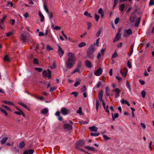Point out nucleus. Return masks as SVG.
<instances>
[{
    "mask_svg": "<svg viewBox=\"0 0 154 154\" xmlns=\"http://www.w3.org/2000/svg\"><path fill=\"white\" fill-rule=\"evenodd\" d=\"M68 58L66 62V67L69 69H71L75 65V62L76 60L74 54L70 52L68 54Z\"/></svg>",
    "mask_w": 154,
    "mask_h": 154,
    "instance_id": "nucleus-1",
    "label": "nucleus"
},
{
    "mask_svg": "<svg viewBox=\"0 0 154 154\" xmlns=\"http://www.w3.org/2000/svg\"><path fill=\"white\" fill-rule=\"evenodd\" d=\"M85 142L83 140H80L78 141L76 144V149H80L82 151L85 152L82 149H80V148L83 146L85 144Z\"/></svg>",
    "mask_w": 154,
    "mask_h": 154,
    "instance_id": "nucleus-2",
    "label": "nucleus"
},
{
    "mask_svg": "<svg viewBox=\"0 0 154 154\" xmlns=\"http://www.w3.org/2000/svg\"><path fill=\"white\" fill-rule=\"evenodd\" d=\"M47 71H48V72L46 70H44L42 72V74L43 76L45 77H48L50 79L51 77V72L49 69H47Z\"/></svg>",
    "mask_w": 154,
    "mask_h": 154,
    "instance_id": "nucleus-3",
    "label": "nucleus"
},
{
    "mask_svg": "<svg viewBox=\"0 0 154 154\" xmlns=\"http://www.w3.org/2000/svg\"><path fill=\"white\" fill-rule=\"evenodd\" d=\"M120 31L121 30H119L117 33L116 35L115 38L113 40V42H114L119 41L120 38L121 37V35L120 33Z\"/></svg>",
    "mask_w": 154,
    "mask_h": 154,
    "instance_id": "nucleus-4",
    "label": "nucleus"
},
{
    "mask_svg": "<svg viewBox=\"0 0 154 154\" xmlns=\"http://www.w3.org/2000/svg\"><path fill=\"white\" fill-rule=\"evenodd\" d=\"M136 12V11H134L130 17L129 20L130 22L131 23L134 22L137 17V16L136 15H133Z\"/></svg>",
    "mask_w": 154,
    "mask_h": 154,
    "instance_id": "nucleus-5",
    "label": "nucleus"
},
{
    "mask_svg": "<svg viewBox=\"0 0 154 154\" xmlns=\"http://www.w3.org/2000/svg\"><path fill=\"white\" fill-rule=\"evenodd\" d=\"M132 32L131 29H129L126 30L124 34V37H128L130 35L132 34Z\"/></svg>",
    "mask_w": 154,
    "mask_h": 154,
    "instance_id": "nucleus-6",
    "label": "nucleus"
},
{
    "mask_svg": "<svg viewBox=\"0 0 154 154\" xmlns=\"http://www.w3.org/2000/svg\"><path fill=\"white\" fill-rule=\"evenodd\" d=\"M114 91L116 93L115 97L116 98H117L120 96L121 90L119 88H116L114 90Z\"/></svg>",
    "mask_w": 154,
    "mask_h": 154,
    "instance_id": "nucleus-7",
    "label": "nucleus"
},
{
    "mask_svg": "<svg viewBox=\"0 0 154 154\" xmlns=\"http://www.w3.org/2000/svg\"><path fill=\"white\" fill-rule=\"evenodd\" d=\"M69 112V110L65 108H62L61 109V112L62 114L66 115H67Z\"/></svg>",
    "mask_w": 154,
    "mask_h": 154,
    "instance_id": "nucleus-8",
    "label": "nucleus"
},
{
    "mask_svg": "<svg viewBox=\"0 0 154 154\" xmlns=\"http://www.w3.org/2000/svg\"><path fill=\"white\" fill-rule=\"evenodd\" d=\"M57 46L58 47V53L60 57H61L64 54V51L59 45H57Z\"/></svg>",
    "mask_w": 154,
    "mask_h": 154,
    "instance_id": "nucleus-9",
    "label": "nucleus"
},
{
    "mask_svg": "<svg viewBox=\"0 0 154 154\" xmlns=\"http://www.w3.org/2000/svg\"><path fill=\"white\" fill-rule=\"evenodd\" d=\"M27 34L26 33L22 34L21 35L20 39L21 41L24 43L26 42V41Z\"/></svg>",
    "mask_w": 154,
    "mask_h": 154,
    "instance_id": "nucleus-10",
    "label": "nucleus"
},
{
    "mask_svg": "<svg viewBox=\"0 0 154 154\" xmlns=\"http://www.w3.org/2000/svg\"><path fill=\"white\" fill-rule=\"evenodd\" d=\"M103 72V69L100 68L94 72L95 75L97 76H99L101 75Z\"/></svg>",
    "mask_w": 154,
    "mask_h": 154,
    "instance_id": "nucleus-11",
    "label": "nucleus"
},
{
    "mask_svg": "<svg viewBox=\"0 0 154 154\" xmlns=\"http://www.w3.org/2000/svg\"><path fill=\"white\" fill-rule=\"evenodd\" d=\"M95 43H94V44L91 45L89 48H88V50H89L90 51L94 53L95 50Z\"/></svg>",
    "mask_w": 154,
    "mask_h": 154,
    "instance_id": "nucleus-12",
    "label": "nucleus"
},
{
    "mask_svg": "<svg viewBox=\"0 0 154 154\" xmlns=\"http://www.w3.org/2000/svg\"><path fill=\"white\" fill-rule=\"evenodd\" d=\"M93 54V53L88 50L87 52V55L88 57L90 59H93L94 57Z\"/></svg>",
    "mask_w": 154,
    "mask_h": 154,
    "instance_id": "nucleus-13",
    "label": "nucleus"
},
{
    "mask_svg": "<svg viewBox=\"0 0 154 154\" xmlns=\"http://www.w3.org/2000/svg\"><path fill=\"white\" fill-rule=\"evenodd\" d=\"M63 127L64 129L68 130H71L72 129V126L68 124H64L63 125Z\"/></svg>",
    "mask_w": 154,
    "mask_h": 154,
    "instance_id": "nucleus-14",
    "label": "nucleus"
},
{
    "mask_svg": "<svg viewBox=\"0 0 154 154\" xmlns=\"http://www.w3.org/2000/svg\"><path fill=\"white\" fill-rule=\"evenodd\" d=\"M102 101V103H103V107H104V109H105L106 112H107L109 114L110 112H109V110L108 109V106H106V107L105 104V103L104 102V101L103 100Z\"/></svg>",
    "mask_w": 154,
    "mask_h": 154,
    "instance_id": "nucleus-15",
    "label": "nucleus"
},
{
    "mask_svg": "<svg viewBox=\"0 0 154 154\" xmlns=\"http://www.w3.org/2000/svg\"><path fill=\"white\" fill-rule=\"evenodd\" d=\"M103 96V92L101 90L98 93V98L100 101H102L103 100L102 98Z\"/></svg>",
    "mask_w": 154,
    "mask_h": 154,
    "instance_id": "nucleus-16",
    "label": "nucleus"
},
{
    "mask_svg": "<svg viewBox=\"0 0 154 154\" xmlns=\"http://www.w3.org/2000/svg\"><path fill=\"white\" fill-rule=\"evenodd\" d=\"M85 64L86 66L88 68H91V63L88 60H86L85 61Z\"/></svg>",
    "mask_w": 154,
    "mask_h": 154,
    "instance_id": "nucleus-17",
    "label": "nucleus"
},
{
    "mask_svg": "<svg viewBox=\"0 0 154 154\" xmlns=\"http://www.w3.org/2000/svg\"><path fill=\"white\" fill-rule=\"evenodd\" d=\"M98 13L100 14L101 17L102 18H103L104 17V11H103V9L102 8H100L99 9L98 11Z\"/></svg>",
    "mask_w": 154,
    "mask_h": 154,
    "instance_id": "nucleus-18",
    "label": "nucleus"
},
{
    "mask_svg": "<svg viewBox=\"0 0 154 154\" xmlns=\"http://www.w3.org/2000/svg\"><path fill=\"white\" fill-rule=\"evenodd\" d=\"M8 139V137H5L0 140V142L2 144H4L6 143Z\"/></svg>",
    "mask_w": 154,
    "mask_h": 154,
    "instance_id": "nucleus-19",
    "label": "nucleus"
},
{
    "mask_svg": "<svg viewBox=\"0 0 154 154\" xmlns=\"http://www.w3.org/2000/svg\"><path fill=\"white\" fill-rule=\"evenodd\" d=\"M18 103L21 106L24 108L25 109H27L28 110L30 111V109L28 108L26 105L25 104L20 102H19Z\"/></svg>",
    "mask_w": 154,
    "mask_h": 154,
    "instance_id": "nucleus-20",
    "label": "nucleus"
},
{
    "mask_svg": "<svg viewBox=\"0 0 154 154\" xmlns=\"http://www.w3.org/2000/svg\"><path fill=\"white\" fill-rule=\"evenodd\" d=\"M90 130L92 131L96 132L97 131L98 128L95 126L90 127L89 128Z\"/></svg>",
    "mask_w": 154,
    "mask_h": 154,
    "instance_id": "nucleus-21",
    "label": "nucleus"
},
{
    "mask_svg": "<svg viewBox=\"0 0 154 154\" xmlns=\"http://www.w3.org/2000/svg\"><path fill=\"white\" fill-rule=\"evenodd\" d=\"M38 15L40 18V21L43 22L44 20V17L43 15L41 13L40 11H39Z\"/></svg>",
    "mask_w": 154,
    "mask_h": 154,
    "instance_id": "nucleus-22",
    "label": "nucleus"
},
{
    "mask_svg": "<svg viewBox=\"0 0 154 154\" xmlns=\"http://www.w3.org/2000/svg\"><path fill=\"white\" fill-rule=\"evenodd\" d=\"M48 109L47 108H45L41 111V113L42 114H45L48 112Z\"/></svg>",
    "mask_w": 154,
    "mask_h": 154,
    "instance_id": "nucleus-23",
    "label": "nucleus"
},
{
    "mask_svg": "<svg viewBox=\"0 0 154 154\" xmlns=\"http://www.w3.org/2000/svg\"><path fill=\"white\" fill-rule=\"evenodd\" d=\"M140 21V18L138 17L137 18L136 21L135 23L134 26L136 27L138 26L139 24Z\"/></svg>",
    "mask_w": 154,
    "mask_h": 154,
    "instance_id": "nucleus-24",
    "label": "nucleus"
},
{
    "mask_svg": "<svg viewBox=\"0 0 154 154\" xmlns=\"http://www.w3.org/2000/svg\"><path fill=\"white\" fill-rule=\"evenodd\" d=\"M102 28H100L99 29V30L97 31V32L96 34V36L97 37H99L102 32Z\"/></svg>",
    "mask_w": 154,
    "mask_h": 154,
    "instance_id": "nucleus-25",
    "label": "nucleus"
},
{
    "mask_svg": "<svg viewBox=\"0 0 154 154\" xmlns=\"http://www.w3.org/2000/svg\"><path fill=\"white\" fill-rule=\"evenodd\" d=\"M2 102L5 104L14 106V104L13 103H12V102H11L9 101H7L6 100H4L2 101Z\"/></svg>",
    "mask_w": 154,
    "mask_h": 154,
    "instance_id": "nucleus-26",
    "label": "nucleus"
},
{
    "mask_svg": "<svg viewBox=\"0 0 154 154\" xmlns=\"http://www.w3.org/2000/svg\"><path fill=\"white\" fill-rule=\"evenodd\" d=\"M125 7V5L124 4H122L120 5L119 9L121 11H123Z\"/></svg>",
    "mask_w": 154,
    "mask_h": 154,
    "instance_id": "nucleus-27",
    "label": "nucleus"
},
{
    "mask_svg": "<svg viewBox=\"0 0 154 154\" xmlns=\"http://www.w3.org/2000/svg\"><path fill=\"white\" fill-rule=\"evenodd\" d=\"M49 18L50 19V20H51L53 19V13L51 12H49L48 13H47Z\"/></svg>",
    "mask_w": 154,
    "mask_h": 154,
    "instance_id": "nucleus-28",
    "label": "nucleus"
},
{
    "mask_svg": "<svg viewBox=\"0 0 154 154\" xmlns=\"http://www.w3.org/2000/svg\"><path fill=\"white\" fill-rule=\"evenodd\" d=\"M7 16L5 15L2 19L0 21V23L1 24H3L4 23L5 20V19L7 18Z\"/></svg>",
    "mask_w": 154,
    "mask_h": 154,
    "instance_id": "nucleus-29",
    "label": "nucleus"
},
{
    "mask_svg": "<svg viewBox=\"0 0 154 154\" xmlns=\"http://www.w3.org/2000/svg\"><path fill=\"white\" fill-rule=\"evenodd\" d=\"M25 145L23 141H22L19 143V146L20 148L22 149L23 148Z\"/></svg>",
    "mask_w": 154,
    "mask_h": 154,
    "instance_id": "nucleus-30",
    "label": "nucleus"
},
{
    "mask_svg": "<svg viewBox=\"0 0 154 154\" xmlns=\"http://www.w3.org/2000/svg\"><path fill=\"white\" fill-rule=\"evenodd\" d=\"M126 85L129 91L130 92H131V87L129 83L128 82V81H127L126 82Z\"/></svg>",
    "mask_w": 154,
    "mask_h": 154,
    "instance_id": "nucleus-31",
    "label": "nucleus"
},
{
    "mask_svg": "<svg viewBox=\"0 0 154 154\" xmlns=\"http://www.w3.org/2000/svg\"><path fill=\"white\" fill-rule=\"evenodd\" d=\"M118 54H117L116 51H115L114 53L112 54V58H115L118 57Z\"/></svg>",
    "mask_w": 154,
    "mask_h": 154,
    "instance_id": "nucleus-32",
    "label": "nucleus"
},
{
    "mask_svg": "<svg viewBox=\"0 0 154 154\" xmlns=\"http://www.w3.org/2000/svg\"><path fill=\"white\" fill-rule=\"evenodd\" d=\"M84 14L87 17H89L90 18H92V17L91 14L89 13H88L87 11H86L85 12Z\"/></svg>",
    "mask_w": 154,
    "mask_h": 154,
    "instance_id": "nucleus-33",
    "label": "nucleus"
},
{
    "mask_svg": "<svg viewBox=\"0 0 154 154\" xmlns=\"http://www.w3.org/2000/svg\"><path fill=\"white\" fill-rule=\"evenodd\" d=\"M0 111L3 113L6 116L8 115V113L5 109L2 108H0Z\"/></svg>",
    "mask_w": 154,
    "mask_h": 154,
    "instance_id": "nucleus-34",
    "label": "nucleus"
},
{
    "mask_svg": "<svg viewBox=\"0 0 154 154\" xmlns=\"http://www.w3.org/2000/svg\"><path fill=\"white\" fill-rule=\"evenodd\" d=\"M86 43L84 42H82L80 43L78 45L79 47L80 48L84 47Z\"/></svg>",
    "mask_w": 154,
    "mask_h": 154,
    "instance_id": "nucleus-35",
    "label": "nucleus"
},
{
    "mask_svg": "<svg viewBox=\"0 0 154 154\" xmlns=\"http://www.w3.org/2000/svg\"><path fill=\"white\" fill-rule=\"evenodd\" d=\"M77 113H79L80 115L82 114V109L81 107L79 108V109L76 112Z\"/></svg>",
    "mask_w": 154,
    "mask_h": 154,
    "instance_id": "nucleus-36",
    "label": "nucleus"
},
{
    "mask_svg": "<svg viewBox=\"0 0 154 154\" xmlns=\"http://www.w3.org/2000/svg\"><path fill=\"white\" fill-rule=\"evenodd\" d=\"M99 101L98 100H97L96 103V108L97 111L98 110L99 106Z\"/></svg>",
    "mask_w": 154,
    "mask_h": 154,
    "instance_id": "nucleus-37",
    "label": "nucleus"
},
{
    "mask_svg": "<svg viewBox=\"0 0 154 154\" xmlns=\"http://www.w3.org/2000/svg\"><path fill=\"white\" fill-rule=\"evenodd\" d=\"M43 7H44V10H45V11L47 13H48L49 12V10H48V7L44 4L43 5Z\"/></svg>",
    "mask_w": 154,
    "mask_h": 154,
    "instance_id": "nucleus-38",
    "label": "nucleus"
},
{
    "mask_svg": "<svg viewBox=\"0 0 154 154\" xmlns=\"http://www.w3.org/2000/svg\"><path fill=\"white\" fill-rule=\"evenodd\" d=\"M76 72H78L79 73L80 72V70L79 68H76L75 70H74L73 71H72V74H73Z\"/></svg>",
    "mask_w": 154,
    "mask_h": 154,
    "instance_id": "nucleus-39",
    "label": "nucleus"
},
{
    "mask_svg": "<svg viewBox=\"0 0 154 154\" xmlns=\"http://www.w3.org/2000/svg\"><path fill=\"white\" fill-rule=\"evenodd\" d=\"M56 64L55 62L54 61L53 63V65L52 66H51L50 67L51 69H53L56 68Z\"/></svg>",
    "mask_w": 154,
    "mask_h": 154,
    "instance_id": "nucleus-40",
    "label": "nucleus"
},
{
    "mask_svg": "<svg viewBox=\"0 0 154 154\" xmlns=\"http://www.w3.org/2000/svg\"><path fill=\"white\" fill-rule=\"evenodd\" d=\"M120 102L122 104H125L127 102V101L126 100H125L124 99H123L121 100Z\"/></svg>",
    "mask_w": 154,
    "mask_h": 154,
    "instance_id": "nucleus-41",
    "label": "nucleus"
},
{
    "mask_svg": "<svg viewBox=\"0 0 154 154\" xmlns=\"http://www.w3.org/2000/svg\"><path fill=\"white\" fill-rule=\"evenodd\" d=\"M99 134L98 133H91L90 135L91 136H97L99 135Z\"/></svg>",
    "mask_w": 154,
    "mask_h": 154,
    "instance_id": "nucleus-42",
    "label": "nucleus"
},
{
    "mask_svg": "<svg viewBox=\"0 0 154 154\" xmlns=\"http://www.w3.org/2000/svg\"><path fill=\"white\" fill-rule=\"evenodd\" d=\"M4 60L5 61H10L9 58L8 56L7 55H5L4 58Z\"/></svg>",
    "mask_w": 154,
    "mask_h": 154,
    "instance_id": "nucleus-43",
    "label": "nucleus"
},
{
    "mask_svg": "<svg viewBox=\"0 0 154 154\" xmlns=\"http://www.w3.org/2000/svg\"><path fill=\"white\" fill-rule=\"evenodd\" d=\"M85 147L86 148H87V149H88L89 150H91L93 151L94 149V147H91V146H86Z\"/></svg>",
    "mask_w": 154,
    "mask_h": 154,
    "instance_id": "nucleus-44",
    "label": "nucleus"
},
{
    "mask_svg": "<svg viewBox=\"0 0 154 154\" xmlns=\"http://www.w3.org/2000/svg\"><path fill=\"white\" fill-rule=\"evenodd\" d=\"M100 16L97 15V14H95V19L97 21H98L99 19L100 18Z\"/></svg>",
    "mask_w": 154,
    "mask_h": 154,
    "instance_id": "nucleus-45",
    "label": "nucleus"
},
{
    "mask_svg": "<svg viewBox=\"0 0 154 154\" xmlns=\"http://www.w3.org/2000/svg\"><path fill=\"white\" fill-rule=\"evenodd\" d=\"M103 137L104 140H109L110 139V137H107L105 135H103Z\"/></svg>",
    "mask_w": 154,
    "mask_h": 154,
    "instance_id": "nucleus-46",
    "label": "nucleus"
},
{
    "mask_svg": "<svg viewBox=\"0 0 154 154\" xmlns=\"http://www.w3.org/2000/svg\"><path fill=\"white\" fill-rule=\"evenodd\" d=\"M112 116H113V117H114L115 118H116L119 117V114L118 113H115L114 114H113L112 113Z\"/></svg>",
    "mask_w": 154,
    "mask_h": 154,
    "instance_id": "nucleus-47",
    "label": "nucleus"
},
{
    "mask_svg": "<svg viewBox=\"0 0 154 154\" xmlns=\"http://www.w3.org/2000/svg\"><path fill=\"white\" fill-rule=\"evenodd\" d=\"M13 32H7L6 34V35L8 37H9L11 36V35H12L13 34Z\"/></svg>",
    "mask_w": 154,
    "mask_h": 154,
    "instance_id": "nucleus-48",
    "label": "nucleus"
},
{
    "mask_svg": "<svg viewBox=\"0 0 154 154\" xmlns=\"http://www.w3.org/2000/svg\"><path fill=\"white\" fill-rule=\"evenodd\" d=\"M29 154H33L34 152V150L32 149H30L27 151Z\"/></svg>",
    "mask_w": 154,
    "mask_h": 154,
    "instance_id": "nucleus-49",
    "label": "nucleus"
},
{
    "mask_svg": "<svg viewBox=\"0 0 154 154\" xmlns=\"http://www.w3.org/2000/svg\"><path fill=\"white\" fill-rule=\"evenodd\" d=\"M101 82L100 81H99L97 82V84L96 85V86L97 88H98L100 86L101 84Z\"/></svg>",
    "mask_w": 154,
    "mask_h": 154,
    "instance_id": "nucleus-50",
    "label": "nucleus"
},
{
    "mask_svg": "<svg viewBox=\"0 0 154 154\" xmlns=\"http://www.w3.org/2000/svg\"><path fill=\"white\" fill-rule=\"evenodd\" d=\"M57 89L56 87H53L50 88V91L51 92H52L53 91Z\"/></svg>",
    "mask_w": 154,
    "mask_h": 154,
    "instance_id": "nucleus-51",
    "label": "nucleus"
},
{
    "mask_svg": "<svg viewBox=\"0 0 154 154\" xmlns=\"http://www.w3.org/2000/svg\"><path fill=\"white\" fill-rule=\"evenodd\" d=\"M119 20V17L116 18L115 20V23L116 24L118 23Z\"/></svg>",
    "mask_w": 154,
    "mask_h": 154,
    "instance_id": "nucleus-52",
    "label": "nucleus"
},
{
    "mask_svg": "<svg viewBox=\"0 0 154 154\" xmlns=\"http://www.w3.org/2000/svg\"><path fill=\"white\" fill-rule=\"evenodd\" d=\"M146 92L145 91H143L141 92V94L143 98H144L146 95Z\"/></svg>",
    "mask_w": 154,
    "mask_h": 154,
    "instance_id": "nucleus-53",
    "label": "nucleus"
},
{
    "mask_svg": "<svg viewBox=\"0 0 154 154\" xmlns=\"http://www.w3.org/2000/svg\"><path fill=\"white\" fill-rule=\"evenodd\" d=\"M33 62L35 64H38V60L36 58H34L33 60Z\"/></svg>",
    "mask_w": 154,
    "mask_h": 154,
    "instance_id": "nucleus-54",
    "label": "nucleus"
},
{
    "mask_svg": "<svg viewBox=\"0 0 154 154\" xmlns=\"http://www.w3.org/2000/svg\"><path fill=\"white\" fill-rule=\"evenodd\" d=\"M127 65L129 69H130L132 67L131 63L129 61H128Z\"/></svg>",
    "mask_w": 154,
    "mask_h": 154,
    "instance_id": "nucleus-55",
    "label": "nucleus"
},
{
    "mask_svg": "<svg viewBox=\"0 0 154 154\" xmlns=\"http://www.w3.org/2000/svg\"><path fill=\"white\" fill-rule=\"evenodd\" d=\"M2 106L3 107H4L5 109H7L8 110H9V111H11V109L10 108H9V107H8L7 106L5 105H2Z\"/></svg>",
    "mask_w": 154,
    "mask_h": 154,
    "instance_id": "nucleus-56",
    "label": "nucleus"
},
{
    "mask_svg": "<svg viewBox=\"0 0 154 154\" xmlns=\"http://www.w3.org/2000/svg\"><path fill=\"white\" fill-rule=\"evenodd\" d=\"M22 112V111H19L18 112L15 111L14 112V113L18 115H20L21 114V112Z\"/></svg>",
    "mask_w": 154,
    "mask_h": 154,
    "instance_id": "nucleus-57",
    "label": "nucleus"
},
{
    "mask_svg": "<svg viewBox=\"0 0 154 154\" xmlns=\"http://www.w3.org/2000/svg\"><path fill=\"white\" fill-rule=\"evenodd\" d=\"M154 4V0H150L149 5L151 6Z\"/></svg>",
    "mask_w": 154,
    "mask_h": 154,
    "instance_id": "nucleus-58",
    "label": "nucleus"
},
{
    "mask_svg": "<svg viewBox=\"0 0 154 154\" xmlns=\"http://www.w3.org/2000/svg\"><path fill=\"white\" fill-rule=\"evenodd\" d=\"M116 78L120 82L122 80V79L120 77H119L118 76H116Z\"/></svg>",
    "mask_w": 154,
    "mask_h": 154,
    "instance_id": "nucleus-59",
    "label": "nucleus"
},
{
    "mask_svg": "<svg viewBox=\"0 0 154 154\" xmlns=\"http://www.w3.org/2000/svg\"><path fill=\"white\" fill-rule=\"evenodd\" d=\"M53 49L51 48L49 45L47 46V50L48 51H50V50H53Z\"/></svg>",
    "mask_w": 154,
    "mask_h": 154,
    "instance_id": "nucleus-60",
    "label": "nucleus"
},
{
    "mask_svg": "<svg viewBox=\"0 0 154 154\" xmlns=\"http://www.w3.org/2000/svg\"><path fill=\"white\" fill-rule=\"evenodd\" d=\"M91 26V23L89 22L88 23V30L90 29Z\"/></svg>",
    "mask_w": 154,
    "mask_h": 154,
    "instance_id": "nucleus-61",
    "label": "nucleus"
},
{
    "mask_svg": "<svg viewBox=\"0 0 154 154\" xmlns=\"http://www.w3.org/2000/svg\"><path fill=\"white\" fill-rule=\"evenodd\" d=\"M61 29V27L60 26H56L54 28V29L55 30H60Z\"/></svg>",
    "mask_w": 154,
    "mask_h": 154,
    "instance_id": "nucleus-62",
    "label": "nucleus"
},
{
    "mask_svg": "<svg viewBox=\"0 0 154 154\" xmlns=\"http://www.w3.org/2000/svg\"><path fill=\"white\" fill-rule=\"evenodd\" d=\"M35 69L39 72H41L42 71V69L40 68H35Z\"/></svg>",
    "mask_w": 154,
    "mask_h": 154,
    "instance_id": "nucleus-63",
    "label": "nucleus"
},
{
    "mask_svg": "<svg viewBox=\"0 0 154 154\" xmlns=\"http://www.w3.org/2000/svg\"><path fill=\"white\" fill-rule=\"evenodd\" d=\"M143 75L145 76H149V74L146 72V70H145L144 71V73H143Z\"/></svg>",
    "mask_w": 154,
    "mask_h": 154,
    "instance_id": "nucleus-64",
    "label": "nucleus"
}]
</instances>
